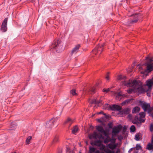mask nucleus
Masks as SVG:
<instances>
[{"label": "nucleus", "mask_w": 153, "mask_h": 153, "mask_svg": "<svg viewBox=\"0 0 153 153\" xmlns=\"http://www.w3.org/2000/svg\"><path fill=\"white\" fill-rule=\"evenodd\" d=\"M13 123H11V126H12V127H15L16 126V125L15 124H14Z\"/></svg>", "instance_id": "44"}, {"label": "nucleus", "mask_w": 153, "mask_h": 153, "mask_svg": "<svg viewBox=\"0 0 153 153\" xmlns=\"http://www.w3.org/2000/svg\"><path fill=\"white\" fill-rule=\"evenodd\" d=\"M105 109H111V105H109L108 104H106L105 105Z\"/></svg>", "instance_id": "33"}, {"label": "nucleus", "mask_w": 153, "mask_h": 153, "mask_svg": "<svg viewBox=\"0 0 153 153\" xmlns=\"http://www.w3.org/2000/svg\"><path fill=\"white\" fill-rule=\"evenodd\" d=\"M105 78L107 80H109V72H108L107 73Z\"/></svg>", "instance_id": "37"}, {"label": "nucleus", "mask_w": 153, "mask_h": 153, "mask_svg": "<svg viewBox=\"0 0 153 153\" xmlns=\"http://www.w3.org/2000/svg\"><path fill=\"white\" fill-rule=\"evenodd\" d=\"M118 140H121L123 139V137L121 135L118 136Z\"/></svg>", "instance_id": "42"}, {"label": "nucleus", "mask_w": 153, "mask_h": 153, "mask_svg": "<svg viewBox=\"0 0 153 153\" xmlns=\"http://www.w3.org/2000/svg\"><path fill=\"white\" fill-rule=\"evenodd\" d=\"M147 61L144 65L147 66V68L145 70V72H150L153 69V57L150 58L149 57H147L146 58Z\"/></svg>", "instance_id": "3"}, {"label": "nucleus", "mask_w": 153, "mask_h": 153, "mask_svg": "<svg viewBox=\"0 0 153 153\" xmlns=\"http://www.w3.org/2000/svg\"><path fill=\"white\" fill-rule=\"evenodd\" d=\"M117 144H116L114 142L111 143L106 146L107 149L109 148L111 149V151H114V149L117 146Z\"/></svg>", "instance_id": "11"}, {"label": "nucleus", "mask_w": 153, "mask_h": 153, "mask_svg": "<svg viewBox=\"0 0 153 153\" xmlns=\"http://www.w3.org/2000/svg\"><path fill=\"white\" fill-rule=\"evenodd\" d=\"M121 109V107L120 106L116 105H111L110 109L112 110L120 111Z\"/></svg>", "instance_id": "14"}, {"label": "nucleus", "mask_w": 153, "mask_h": 153, "mask_svg": "<svg viewBox=\"0 0 153 153\" xmlns=\"http://www.w3.org/2000/svg\"><path fill=\"white\" fill-rule=\"evenodd\" d=\"M101 102V101H98L97 100L95 99L92 100L91 103H92L99 104Z\"/></svg>", "instance_id": "31"}, {"label": "nucleus", "mask_w": 153, "mask_h": 153, "mask_svg": "<svg viewBox=\"0 0 153 153\" xmlns=\"http://www.w3.org/2000/svg\"><path fill=\"white\" fill-rule=\"evenodd\" d=\"M135 127L134 125H132L130 128V131L131 132H134L135 131Z\"/></svg>", "instance_id": "32"}, {"label": "nucleus", "mask_w": 153, "mask_h": 153, "mask_svg": "<svg viewBox=\"0 0 153 153\" xmlns=\"http://www.w3.org/2000/svg\"><path fill=\"white\" fill-rule=\"evenodd\" d=\"M14 129L13 128V129H12L11 130H13V129Z\"/></svg>", "instance_id": "52"}, {"label": "nucleus", "mask_w": 153, "mask_h": 153, "mask_svg": "<svg viewBox=\"0 0 153 153\" xmlns=\"http://www.w3.org/2000/svg\"><path fill=\"white\" fill-rule=\"evenodd\" d=\"M95 89L94 88H92L91 89V91L93 92L94 93L95 92Z\"/></svg>", "instance_id": "45"}, {"label": "nucleus", "mask_w": 153, "mask_h": 153, "mask_svg": "<svg viewBox=\"0 0 153 153\" xmlns=\"http://www.w3.org/2000/svg\"><path fill=\"white\" fill-rule=\"evenodd\" d=\"M137 67L140 70H143V68L140 65H138L137 66Z\"/></svg>", "instance_id": "41"}, {"label": "nucleus", "mask_w": 153, "mask_h": 153, "mask_svg": "<svg viewBox=\"0 0 153 153\" xmlns=\"http://www.w3.org/2000/svg\"><path fill=\"white\" fill-rule=\"evenodd\" d=\"M88 137L89 139H91L101 138L102 137V136L101 134H98L96 132L94 131L93 133L89 134L88 135Z\"/></svg>", "instance_id": "7"}, {"label": "nucleus", "mask_w": 153, "mask_h": 153, "mask_svg": "<svg viewBox=\"0 0 153 153\" xmlns=\"http://www.w3.org/2000/svg\"><path fill=\"white\" fill-rule=\"evenodd\" d=\"M152 117H153V114H152Z\"/></svg>", "instance_id": "50"}, {"label": "nucleus", "mask_w": 153, "mask_h": 153, "mask_svg": "<svg viewBox=\"0 0 153 153\" xmlns=\"http://www.w3.org/2000/svg\"><path fill=\"white\" fill-rule=\"evenodd\" d=\"M117 97H120V98H121L122 97H127V96L125 94L119 93L117 95Z\"/></svg>", "instance_id": "25"}, {"label": "nucleus", "mask_w": 153, "mask_h": 153, "mask_svg": "<svg viewBox=\"0 0 153 153\" xmlns=\"http://www.w3.org/2000/svg\"><path fill=\"white\" fill-rule=\"evenodd\" d=\"M7 18H6L4 19L2 22V25L7 26Z\"/></svg>", "instance_id": "27"}, {"label": "nucleus", "mask_w": 153, "mask_h": 153, "mask_svg": "<svg viewBox=\"0 0 153 153\" xmlns=\"http://www.w3.org/2000/svg\"><path fill=\"white\" fill-rule=\"evenodd\" d=\"M146 86H147L148 89H144L143 88V90H140V91L142 93L146 92H147V96L150 97V92L152 89V86L153 85V77L152 79H149L147 80L146 82Z\"/></svg>", "instance_id": "2"}, {"label": "nucleus", "mask_w": 153, "mask_h": 153, "mask_svg": "<svg viewBox=\"0 0 153 153\" xmlns=\"http://www.w3.org/2000/svg\"><path fill=\"white\" fill-rule=\"evenodd\" d=\"M133 149V148H131L130 149L129 151H128V152L130 153H131V151H132V150Z\"/></svg>", "instance_id": "46"}, {"label": "nucleus", "mask_w": 153, "mask_h": 153, "mask_svg": "<svg viewBox=\"0 0 153 153\" xmlns=\"http://www.w3.org/2000/svg\"><path fill=\"white\" fill-rule=\"evenodd\" d=\"M126 78V77L124 75H120L118 76L117 78L118 80H125Z\"/></svg>", "instance_id": "24"}, {"label": "nucleus", "mask_w": 153, "mask_h": 153, "mask_svg": "<svg viewBox=\"0 0 153 153\" xmlns=\"http://www.w3.org/2000/svg\"><path fill=\"white\" fill-rule=\"evenodd\" d=\"M138 115L142 119H143L145 117V114L144 112L140 113Z\"/></svg>", "instance_id": "29"}, {"label": "nucleus", "mask_w": 153, "mask_h": 153, "mask_svg": "<svg viewBox=\"0 0 153 153\" xmlns=\"http://www.w3.org/2000/svg\"><path fill=\"white\" fill-rule=\"evenodd\" d=\"M59 137L57 136H55L52 142V144L53 145L55 144L59 141Z\"/></svg>", "instance_id": "22"}, {"label": "nucleus", "mask_w": 153, "mask_h": 153, "mask_svg": "<svg viewBox=\"0 0 153 153\" xmlns=\"http://www.w3.org/2000/svg\"><path fill=\"white\" fill-rule=\"evenodd\" d=\"M96 129L101 133L107 136V134L103 127L101 126H98L97 127Z\"/></svg>", "instance_id": "12"}, {"label": "nucleus", "mask_w": 153, "mask_h": 153, "mask_svg": "<svg viewBox=\"0 0 153 153\" xmlns=\"http://www.w3.org/2000/svg\"><path fill=\"white\" fill-rule=\"evenodd\" d=\"M137 150H138L141 149V147L140 144H137L136 145L135 147Z\"/></svg>", "instance_id": "35"}, {"label": "nucleus", "mask_w": 153, "mask_h": 153, "mask_svg": "<svg viewBox=\"0 0 153 153\" xmlns=\"http://www.w3.org/2000/svg\"><path fill=\"white\" fill-rule=\"evenodd\" d=\"M140 139V135L138 134H136L135 135V139L136 140L138 141V140H139Z\"/></svg>", "instance_id": "36"}, {"label": "nucleus", "mask_w": 153, "mask_h": 153, "mask_svg": "<svg viewBox=\"0 0 153 153\" xmlns=\"http://www.w3.org/2000/svg\"><path fill=\"white\" fill-rule=\"evenodd\" d=\"M52 47L53 48V50L56 51L58 53L61 52L62 50L63 45L62 43H61L60 41L59 40H57L54 45L53 44Z\"/></svg>", "instance_id": "4"}, {"label": "nucleus", "mask_w": 153, "mask_h": 153, "mask_svg": "<svg viewBox=\"0 0 153 153\" xmlns=\"http://www.w3.org/2000/svg\"><path fill=\"white\" fill-rule=\"evenodd\" d=\"M99 114H103V115H105V114H104L103 113V112H100L99 113Z\"/></svg>", "instance_id": "47"}, {"label": "nucleus", "mask_w": 153, "mask_h": 153, "mask_svg": "<svg viewBox=\"0 0 153 153\" xmlns=\"http://www.w3.org/2000/svg\"><path fill=\"white\" fill-rule=\"evenodd\" d=\"M102 91L103 92L107 93V92H108L110 91V89L109 88H108L107 89H103Z\"/></svg>", "instance_id": "39"}, {"label": "nucleus", "mask_w": 153, "mask_h": 153, "mask_svg": "<svg viewBox=\"0 0 153 153\" xmlns=\"http://www.w3.org/2000/svg\"><path fill=\"white\" fill-rule=\"evenodd\" d=\"M78 127L76 126L73 128L72 130V133L73 134H75L78 131Z\"/></svg>", "instance_id": "23"}, {"label": "nucleus", "mask_w": 153, "mask_h": 153, "mask_svg": "<svg viewBox=\"0 0 153 153\" xmlns=\"http://www.w3.org/2000/svg\"><path fill=\"white\" fill-rule=\"evenodd\" d=\"M140 110V108L138 107H135L132 110V113L133 114L139 112Z\"/></svg>", "instance_id": "21"}, {"label": "nucleus", "mask_w": 153, "mask_h": 153, "mask_svg": "<svg viewBox=\"0 0 153 153\" xmlns=\"http://www.w3.org/2000/svg\"><path fill=\"white\" fill-rule=\"evenodd\" d=\"M131 17H133L130 23H133L136 22L140 16V14H135L132 15Z\"/></svg>", "instance_id": "10"}, {"label": "nucleus", "mask_w": 153, "mask_h": 153, "mask_svg": "<svg viewBox=\"0 0 153 153\" xmlns=\"http://www.w3.org/2000/svg\"><path fill=\"white\" fill-rule=\"evenodd\" d=\"M130 112V109L129 108H126L124 109L121 112V114L123 115L128 114Z\"/></svg>", "instance_id": "18"}, {"label": "nucleus", "mask_w": 153, "mask_h": 153, "mask_svg": "<svg viewBox=\"0 0 153 153\" xmlns=\"http://www.w3.org/2000/svg\"><path fill=\"white\" fill-rule=\"evenodd\" d=\"M71 94L73 96L77 95V94L76 92V90L74 89H72L71 91Z\"/></svg>", "instance_id": "28"}, {"label": "nucleus", "mask_w": 153, "mask_h": 153, "mask_svg": "<svg viewBox=\"0 0 153 153\" xmlns=\"http://www.w3.org/2000/svg\"><path fill=\"white\" fill-rule=\"evenodd\" d=\"M74 122V120L71 119L70 118H68L67 120L65 121V124H67L69 126H70Z\"/></svg>", "instance_id": "20"}, {"label": "nucleus", "mask_w": 153, "mask_h": 153, "mask_svg": "<svg viewBox=\"0 0 153 153\" xmlns=\"http://www.w3.org/2000/svg\"><path fill=\"white\" fill-rule=\"evenodd\" d=\"M102 143L101 141L100 140H95L91 143V144L93 146H96L98 147L100 146V145Z\"/></svg>", "instance_id": "15"}, {"label": "nucleus", "mask_w": 153, "mask_h": 153, "mask_svg": "<svg viewBox=\"0 0 153 153\" xmlns=\"http://www.w3.org/2000/svg\"><path fill=\"white\" fill-rule=\"evenodd\" d=\"M31 138H32V137L30 136H29L27 137V138L26 140V144H28L30 143V140H31Z\"/></svg>", "instance_id": "30"}, {"label": "nucleus", "mask_w": 153, "mask_h": 153, "mask_svg": "<svg viewBox=\"0 0 153 153\" xmlns=\"http://www.w3.org/2000/svg\"><path fill=\"white\" fill-rule=\"evenodd\" d=\"M110 140L107 139V138H106L104 140V142L105 143H108L109 142H110Z\"/></svg>", "instance_id": "38"}, {"label": "nucleus", "mask_w": 153, "mask_h": 153, "mask_svg": "<svg viewBox=\"0 0 153 153\" xmlns=\"http://www.w3.org/2000/svg\"><path fill=\"white\" fill-rule=\"evenodd\" d=\"M96 148L90 146L89 150L88 153H100V151L97 150H96Z\"/></svg>", "instance_id": "13"}, {"label": "nucleus", "mask_w": 153, "mask_h": 153, "mask_svg": "<svg viewBox=\"0 0 153 153\" xmlns=\"http://www.w3.org/2000/svg\"><path fill=\"white\" fill-rule=\"evenodd\" d=\"M133 153H137V152H135Z\"/></svg>", "instance_id": "48"}, {"label": "nucleus", "mask_w": 153, "mask_h": 153, "mask_svg": "<svg viewBox=\"0 0 153 153\" xmlns=\"http://www.w3.org/2000/svg\"><path fill=\"white\" fill-rule=\"evenodd\" d=\"M120 131V128L119 127H115L112 129V133L115 134L118 133Z\"/></svg>", "instance_id": "19"}, {"label": "nucleus", "mask_w": 153, "mask_h": 153, "mask_svg": "<svg viewBox=\"0 0 153 153\" xmlns=\"http://www.w3.org/2000/svg\"><path fill=\"white\" fill-rule=\"evenodd\" d=\"M98 147L100 150L104 151L105 153H114V151H111L109 149L106 148L105 146L102 143Z\"/></svg>", "instance_id": "6"}, {"label": "nucleus", "mask_w": 153, "mask_h": 153, "mask_svg": "<svg viewBox=\"0 0 153 153\" xmlns=\"http://www.w3.org/2000/svg\"><path fill=\"white\" fill-rule=\"evenodd\" d=\"M16 153L15 152H12V153Z\"/></svg>", "instance_id": "51"}, {"label": "nucleus", "mask_w": 153, "mask_h": 153, "mask_svg": "<svg viewBox=\"0 0 153 153\" xmlns=\"http://www.w3.org/2000/svg\"><path fill=\"white\" fill-rule=\"evenodd\" d=\"M122 85L127 87H130L131 88V89H129L127 90V92L128 93H131L132 92L135 90L137 91H140V90H143V88L142 87V84L140 81L130 80L126 81L124 80L122 82Z\"/></svg>", "instance_id": "1"}, {"label": "nucleus", "mask_w": 153, "mask_h": 153, "mask_svg": "<svg viewBox=\"0 0 153 153\" xmlns=\"http://www.w3.org/2000/svg\"><path fill=\"white\" fill-rule=\"evenodd\" d=\"M104 44H99L92 51V53L96 54L97 53L100 54L103 50Z\"/></svg>", "instance_id": "5"}, {"label": "nucleus", "mask_w": 153, "mask_h": 153, "mask_svg": "<svg viewBox=\"0 0 153 153\" xmlns=\"http://www.w3.org/2000/svg\"><path fill=\"white\" fill-rule=\"evenodd\" d=\"M7 30V27L6 26L1 25V30L3 32L6 31Z\"/></svg>", "instance_id": "26"}, {"label": "nucleus", "mask_w": 153, "mask_h": 153, "mask_svg": "<svg viewBox=\"0 0 153 153\" xmlns=\"http://www.w3.org/2000/svg\"><path fill=\"white\" fill-rule=\"evenodd\" d=\"M142 108L145 111H147L150 107V105L149 104L146 103H143L142 105Z\"/></svg>", "instance_id": "16"}, {"label": "nucleus", "mask_w": 153, "mask_h": 153, "mask_svg": "<svg viewBox=\"0 0 153 153\" xmlns=\"http://www.w3.org/2000/svg\"><path fill=\"white\" fill-rule=\"evenodd\" d=\"M100 153H105L104 152H101L100 153Z\"/></svg>", "instance_id": "49"}, {"label": "nucleus", "mask_w": 153, "mask_h": 153, "mask_svg": "<svg viewBox=\"0 0 153 153\" xmlns=\"http://www.w3.org/2000/svg\"><path fill=\"white\" fill-rule=\"evenodd\" d=\"M79 47L80 45H76L72 50L71 52V55L76 53L78 51Z\"/></svg>", "instance_id": "17"}, {"label": "nucleus", "mask_w": 153, "mask_h": 153, "mask_svg": "<svg viewBox=\"0 0 153 153\" xmlns=\"http://www.w3.org/2000/svg\"><path fill=\"white\" fill-rule=\"evenodd\" d=\"M130 101V100H126L123 101L122 103V105H126V104H128V103Z\"/></svg>", "instance_id": "34"}, {"label": "nucleus", "mask_w": 153, "mask_h": 153, "mask_svg": "<svg viewBox=\"0 0 153 153\" xmlns=\"http://www.w3.org/2000/svg\"><path fill=\"white\" fill-rule=\"evenodd\" d=\"M79 153H82L81 152H79Z\"/></svg>", "instance_id": "53"}, {"label": "nucleus", "mask_w": 153, "mask_h": 153, "mask_svg": "<svg viewBox=\"0 0 153 153\" xmlns=\"http://www.w3.org/2000/svg\"><path fill=\"white\" fill-rule=\"evenodd\" d=\"M144 120L140 118L139 115L137 114L135 117L134 120L133 121V123H134L137 124L143 122L144 121Z\"/></svg>", "instance_id": "9"}, {"label": "nucleus", "mask_w": 153, "mask_h": 153, "mask_svg": "<svg viewBox=\"0 0 153 153\" xmlns=\"http://www.w3.org/2000/svg\"><path fill=\"white\" fill-rule=\"evenodd\" d=\"M150 130L151 131H153V125L152 124L150 125Z\"/></svg>", "instance_id": "40"}, {"label": "nucleus", "mask_w": 153, "mask_h": 153, "mask_svg": "<svg viewBox=\"0 0 153 153\" xmlns=\"http://www.w3.org/2000/svg\"><path fill=\"white\" fill-rule=\"evenodd\" d=\"M58 120L57 117L52 118L49 122L47 123L46 126L48 128H51L53 125L54 123L57 121Z\"/></svg>", "instance_id": "8"}, {"label": "nucleus", "mask_w": 153, "mask_h": 153, "mask_svg": "<svg viewBox=\"0 0 153 153\" xmlns=\"http://www.w3.org/2000/svg\"><path fill=\"white\" fill-rule=\"evenodd\" d=\"M120 150L119 149H118L116 151V152L115 153L114 152V153H120Z\"/></svg>", "instance_id": "43"}]
</instances>
